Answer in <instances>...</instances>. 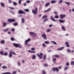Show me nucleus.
Returning a JSON list of instances; mask_svg holds the SVG:
<instances>
[{
  "label": "nucleus",
  "instance_id": "nucleus-51",
  "mask_svg": "<svg viewBox=\"0 0 74 74\" xmlns=\"http://www.w3.org/2000/svg\"><path fill=\"white\" fill-rule=\"evenodd\" d=\"M16 71H14L12 72L13 74H16Z\"/></svg>",
  "mask_w": 74,
  "mask_h": 74
},
{
  "label": "nucleus",
  "instance_id": "nucleus-14",
  "mask_svg": "<svg viewBox=\"0 0 74 74\" xmlns=\"http://www.w3.org/2000/svg\"><path fill=\"white\" fill-rule=\"evenodd\" d=\"M1 5L2 7H5V5H4V3L3 2H1Z\"/></svg>",
  "mask_w": 74,
  "mask_h": 74
},
{
  "label": "nucleus",
  "instance_id": "nucleus-55",
  "mask_svg": "<svg viewBox=\"0 0 74 74\" xmlns=\"http://www.w3.org/2000/svg\"><path fill=\"white\" fill-rule=\"evenodd\" d=\"M53 62H54V61H56V58H53Z\"/></svg>",
  "mask_w": 74,
  "mask_h": 74
},
{
  "label": "nucleus",
  "instance_id": "nucleus-36",
  "mask_svg": "<svg viewBox=\"0 0 74 74\" xmlns=\"http://www.w3.org/2000/svg\"><path fill=\"white\" fill-rule=\"evenodd\" d=\"M10 13H11L12 14H15V13L14 12L12 11H10Z\"/></svg>",
  "mask_w": 74,
  "mask_h": 74
},
{
  "label": "nucleus",
  "instance_id": "nucleus-64",
  "mask_svg": "<svg viewBox=\"0 0 74 74\" xmlns=\"http://www.w3.org/2000/svg\"><path fill=\"white\" fill-rule=\"evenodd\" d=\"M12 54H13V55H16V53L14 51L13 52V53Z\"/></svg>",
  "mask_w": 74,
  "mask_h": 74
},
{
  "label": "nucleus",
  "instance_id": "nucleus-26",
  "mask_svg": "<svg viewBox=\"0 0 74 74\" xmlns=\"http://www.w3.org/2000/svg\"><path fill=\"white\" fill-rule=\"evenodd\" d=\"M59 21L61 23H64L65 22L64 21L61 20H59Z\"/></svg>",
  "mask_w": 74,
  "mask_h": 74
},
{
  "label": "nucleus",
  "instance_id": "nucleus-62",
  "mask_svg": "<svg viewBox=\"0 0 74 74\" xmlns=\"http://www.w3.org/2000/svg\"><path fill=\"white\" fill-rule=\"evenodd\" d=\"M54 13L56 15H58V13L56 11H54Z\"/></svg>",
  "mask_w": 74,
  "mask_h": 74
},
{
  "label": "nucleus",
  "instance_id": "nucleus-10",
  "mask_svg": "<svg viewBox=\"0 0 74 74\" xmlns=\"http://www.w3.org/2000/svg\"><path fill=\"white\" fill-rule=\"evenodd\" d=\"M18 45L19 44H17L15 43H13V45H14V46L15 47H16V48H18Z\"/></svg>",
  "mask_w": 74,
  "mask_h": 74
},
{
  "label": "nucleus",
  "instance_id": "nucleus-24",
  "mask_svg": "<svg viewBox=\"0 0 74 74\" xmlns=\"http://www.w3.org/2000/svg\"><path fill=\"white\" fill-rule=\"evenodd\" d=\"M47 21H48V18H45V19L43 21V23H45V22Z\"/></svg>",
  "mask_w": 74,
  "mask_h": 74
},
{
  "label": "nucleus",
  "instance_id": "nucleus-45",
  "mask_svg": "<svg viewBox=\"0 0 74 74\" xmlns=\"http://www.w3.org/2000/svg\"><path fill=\"white\" fill-rule=\"evenodd\" d=\"M15 20L14 19H11V22H15Z\"/></svg>",
  "mask_w": 74,
  "mask_h": 74
},
{
  "label": "nucleus",
  "instance_id": "nucleus-1",
  "mask_svg": "<svg viewBox=\"0 0 74 74\" xmlns=\"http://www.w3.org/2000/svg\"><path fill=\"white\" fill-rule=\"evenodd\" d=\"M29 34H30V36H32V37H35V38L36 37H37V34L34 33V32H30Z\"/></svg>",
  "mask_w": 74,
  "mask_h": 74
},
{
  "label": "nucleus",
  "instance_id": "nucleus-33",
  "mask_svg": "<svg viewBox=\"0 0 74 74\" xmlns=\"http://www.w3.org/2000/svg\"><path fill=\"white\" fill-rule=\"evenodd\" d=\"M25 45H26L27 47H30V45L27 43L25 44Z\"/></svg>",
  "mask_w": 74,
  "mask_h": 74
},
{
  "label": "nucleus",
  "instance_id": "nucleus-54",
  "mask_svg": "<svg viewBox=\"0 0 74 74\" xmlns=\"http://www.w3.org/2000/svg\"><path fill=\"white\" fill-rule=\"evenodd\" d=\"M0 54H1V55H4V52L3 51H0Z\"/></svg>",
  "mask_w": 74,
  "mask_h": 74
},
{
  "label": "nucleus",
  "instance_id": "nucleus-61",
  "mask_svg": "<svg viewBox=\"0 0 74 74\" xmlns=\"http://www.w3.org/2000/svg\"><path fill=\"white\" fill-rule=\"evenodd\" d=\"M66 66H69V62H67L66 64Z\"/></svg>",
  "mask_w": 74,
  "mask_h": 74
},
{
  "label": "nucleus",
  "instance_id": "nucleus-8",
  "mask_svg": "<svg viewBox=\"0 0 74 74\" xmlns=\"http://www.w3.org/2000/svg\"><path fill=\"white\" fill-rule=\"evenodd\" d=\"M65 45L66 47H70V45L69 44V42H65Z\"/></svg>",
  "mask_w": 74,
  "mask_h": 74
},
{
  "label": "nucleus",
  "instance_id": "nucleus-20",
  "mask_svg": "<svg viewBox=\"0 0 74 74\" xmlns=\"http://www.w3.org/2000/svg\"><path fill=\"white\" fill-rule=\"evenodd\" d=\"M9 30V28H7L6 29H4L3 31V32H7Z\"/></svg>",
  "mask_w": 74,
  "mask_h": 74
},
{
  "label": "nucleus",
  "instance_id": "nucleus-5",
  "mask_svg": "<svg viewBox=\"0 0 74 74\" xmlns=\"http://www.w3.org/2000/svg\"><path fill=\"white\" fill-rule=\"evenodd\" d=\"M50 19L53 22H56V20L55 19V18L53 17L52 15H51V16L50 17Z\"/></svg>",
  "mask_w": 74,
  "mask_h": 74
},
{
  "label": "nucleus",
  "instance_id": "nucleus-3",
  "mask_svg": "<svg viewBox=\"0 0 74 74\" xmlns=\"http://www.w3.org/2000/svg\"><path fill=\"white\" fill-rule=\"evenodd\" d=\"M40 55L38 54H37V55L38 58H40L41 59H42V56H43V54H42V53H40Z\"/></svg>",
  "mask_w": 74,
  "mask_h": 74
},
{
  "label": "nucleus",
  "instance_id": "nucleus-41",
  "mask_svg": "<svg viewBox=\"0 0 74 74\" xmlns=\"http://www.w3.org/2000/svg\"><path fill=\"white\" fill-rule=\"evenodd\" d=\"M46 55H45L43 56V59L44 60H46Z\"/></svg>",
  "mask_w": 74,
  "mask_h": 74
},
{
  "label": "nucleus",
  "instance_id": "nucleus-56",
  "mask_svg": "<svg viewBox=\"0 0 74 74\" xmlns=\"http://www.w3.org/2000/svg\"><path fill=\"white\" fill-rule=\"evenodd\" d=\"M31 49L32 51H35V48H32Z\"/></svg>",
  "mask_w": 74,
  "mask_h": 74
},
{
  "label": "nucleus",
  "instance_id": "nucleus-31",
  "mask_svg": "<svg viewBox=\"0 0 74 74\" xmlns=\"http://www.w3.org/2000/svg\"><path fill=\"white\" fill-rule=\"evenodd\" d=\"M51 42L53 43V44H55V45L57 44V43L56 42H55L53 41H51Z\"/></svg>",
  "mask_w": 74,
  "mask_h": 74
},
{
  "label": "nucleus",
  "instance_id": "nucleus-15",
  "mask_svg": "<svg viewBox=\"0 0 74 74\" xmlns=\"http://www.w3.org/2000/svg\"><path fill=\"white\" fill-rule=\"evenodd\" d=\"M50 2L47 3L45 4V7H48V6L50 5Z\"/></svg>",
  "mask_w": 74,
  "mask_h": 74
},
{
  "label": "nucleus",
  "instance_id": "nucleus-57",
  "mask_svg": "<svg viewBox=\"0 0 74 74\" xmlns=\"http://www.w3.org/2000/svg\"><path fill=\"white\" fill-rule=\"evenodd\" d=\"M71 65H73L74 64V61H71Z\"/></svg>",
  "mask_w": 74,
  "mask_h": 74
},
{
  "label": "nucleus",
  "instance_id": "nucleus-6",
  "mask_svg": "<svg viewBox=\"0 0 74 74\" xmlns=\"http://www.w3.org/2000/svg\"><path fill=\"white\" fill-rule=\"evenodd\" d=\"M18 13L19 14H25V12H23V11L21 10H19L18 12Z\"/></svg>",
  "mask_w": 74,
  "mask_h": 74
},
{
  "label": "nucleus",
  "instance_id": "nucleus-48",
  "mask_svg": "<svg viewBox=\"0 0 74 74\" xmlns=\"http://www.w3.org/2000/svg\"><path fill=\"white\" fill-rule=\"evenodd\" d=\"M67 52H68L69 53H70V52H71V50H70L69 49H68L67 50Z\"/></svg>",
  "mask_w": 74,
  "mask_h": 74
},
{
  "label": "nucleus",
  "instance_id": "nucleus-43",
  "mask_svg": "<svg viewBox=\"0 0 74 74\" xmlns=\"http://www.w3.org/2000/svg\"><path fill=\"white\" fill-rule=\"evenodd\" d=\"M47 18V16L46 15H44L42 17V19H43V18Z\"/></svg>",
  "mask_w": 74,
  "mask_h": 74
},
{
  "label": "nucleus",
  "instance_id": "nucleus-7",
  "mask_svg": "<svg viewBox=\"0 0 74 74\" xmlns=\"http://www.w3.org/2000/svg\"><path fill=\"white\" fill-rule=\"evenodd\" d=\"M60 17L61 19H63L64 17H66V15L64 14L63 15H62V14H61L60 15Z\"/></svg>",
  "mask_w": 74,
  "mask_h": 74
},
{
  "label": "nucleus",
  "instance_id": "nucleus-38",
  "mask_svg": "<svg viewBox=\"0 0 74 74\" xmlns=\"http://www.w3.org/2000/svg\"><path fill=\"white\" fill-rule=\"evenodd\" d=\"M13 25L14 26H17L18 25V23H14L13 24Z\"/></svg>",
  "mask_w": 74,
  "mask_h": 74
},
{
  "label": "nucleus",
  "instance_id": "nucleus-40",
  "mask_svg": "<svg viewBox=\"0 0 74 74\" xmlns=\"http://www.w3.org/2000/svg\"><path fill=\"white\" fill-rule=\"evenodd\" d=\"M21 20L22 21V23H25V20L24 18H22L21 19Z\"/></svg>",
  "mask_w": 74,
  "mask_h": 74
},
{
  "label": "nucleus",
  "instance_id": "nucleus-21",
  "mask_svg": "<svg viewBox=\"0 0 74 74\" xmlns=\"http://www.w3.org/2000/svg\"><path fill=\"white\" fill-rule=\"evenodd\" d=\"M1 43L2 44H4V42H5V40H2L0 41Z\"/></svg>",
  "mask_w": 74,
  "mask_h": 74
},
{
  "label": "nucleus",
  "instance_id": "nucleus-58",
  "mask_svg": "<svg viewBox=\"0 0 74 74\" xmlns=\"http://www.w3.org/2000/svg\"><path fill=\"white\" fill-rule=\"evenodd\" d=\"M30 1L29 0L27 1L26 2L27 3H30Z\"/></svg>",
  "mask_w": 74,
  "mask_h": 74
},
{
  "label": "nucleus",
  "instance_id": "nucleus-9",
  "mask_svg": "<svg viewBox=\"0 0 74 74\" xmlns=\"http://www.w3.org/2000/svg\"><path fill=\"white\" fill-rule=\"evenodd\" d=\"M53 70L54 71H55V70H56L57 72H58V71H59V69H58V68H53Z\"/></svg>",
  "mask_w": 74,
  "mask_h": 74
},
{
  "label": "nucleus",
  "instance_id": "nucleus-46",
  "mask_svg": "<svg viewBox=\"0 0 74 74\" xmlns=\"http://www.w3.org/2000/svg\"><path fill=\"white\" fill-rule=\"evenodd\" d=\"M51 32V30L50 29H48L46 30V32Z\"/></svg>",
  "mask_w": 74,
  "mask_h": 74
},
{
  "label": "nucleus",
  "instance_id": "nucleus-32",
  "mask_svg": "<svg viewBox=\"0 0 74 74\" xmlns=\"http://www.w3.org/2000/svg\"><path fill=\"white\" fill-rule=\"evenodd\" d=\"M54 18H56V19H58V18H59V16L56 15L54 16Z\"/></svg>",
  "mask_w": 74,
  "mask_h": 74
},
{
  "label": "nucleus",
  "instance_id": "nucleus-23",
  "mask_svg": "<svg viewBox=\"0 0 74 74\" xmlns=\"http://www.w3.org/2000/svg\"><path fill=\"white\" fill-rule=\"evenodd\" d=\"M50 10H51V8H49L47 10H45L44 11V12H48V11H49Z\"/></svg>",
  "mask_w": 74,
  "mask_h": 74
},
{
  "label": "nucleus",
  "instance_id": "nucleus-49",
  "mask_svg": "<svg viewBox=\"0 0 74 74\" xmlns=\"http://www.w3.org/2000/svg\"><path fill=\"white\" fill-rule=\"evenodd\" d=\"M10 40H11V41H14V38L13 37L11 38H10Z\"/></svg>",
  "mask_w": 74,
  "mask_h": 74
},
{
  "label": "nucleus",
  "instance_id": "nucleus-30",
  "mask_svg": "<svg viewBox=\"0 0 74 74\" xmlns=\"http://www.w3.org/2000/svg\"><path fill=\"white\" fill-rule=\"evenodd\" d=\"M67 69H68V67H66L64 68V71H67Z\"/></svg>",
  "mask_w": 74,
  "mask_h": 74
},
{
  "label": "nucleus",
  "instance_id": "nucleus-34",
  "mask_svg": "<svg viewBox=\"0 0 74 74\" xmlns=\"http://www.w3.org/2000/svg\"><path fill=\"white\" fill-rule=\"evenodd\" d=\"M18 47H19V48H22V46L21 44H18Z\"/></svg>",
  "mask_w": 74,
  "mask_h": 74
},
{
  "label": "nucleus",
  "instance_id": "nucleus-47",
  "mask_svg": "<svg viewBox=\"0 0 74 74\" xmlns=\"http://www.w3.org/2000/svg\"><path fill=\"white\" fill-rule=\"evenodd\" d=\"M43 66H45V67H47L48 66V64H45Z\"/></svg>",
  "mask_w": 74,
  "mask_h": 74
},
{
  "label": "nucleus",
  "instance_id": "nucleus-60",
  "mask_svg": "<svg viewBox=\"0 0 74 74\" xmlns=\"http://www.w3.org/2000/svg\"><path fill=\"white\" fill-rule=\"evenodd\" d=\"M8 21L9 22H11V19H8Z\"/></svg>",
  "mask_w": 74,
  "mask_h": 74
},
{
  "label": "nucleus",
  "instance_id": "nucleus-25",
  "mask_svg": "<svg viewBox=\"0 0 74 74\" xmlns=\"http://www.w3.org/2000/svg\"><path fill=\"white\" fill-rule=\"evenodd\" d=\"M9 58H12V54H9Z\"/></svg>",
  "mask_w": 74,
  "mask_h": 74
},
{
  "label": "nucleus",
  "instance_id": "nucleus-17",
  "mask_svg": "<svg viewBox=\"0 0 74 74\" xmlns=\"http://www.w3.org/2000/svg\"><path fill=\"white\" fill-rule=\"evenodd\" d=\"M28 52H30V53H36L35 51H31V50H28Z\"/></svg>",
  "mask_w": 74,
  "mask_h": 74
},
{
  "label": "nucleus",
  "instance_id": "nucleus-13",
  "mask_svg": "<svg viewBox=\"0 0 74 74\" xmlns=\"http://www.w3.org/2000/svg\"><path fill=\"white\" fill-rule=\"evenodd\" d=\"M56 2H57V1L56 0H53L51 1V4H55L56 3Z\"/></svg>",
  "mask_w": 74,
  "mask_h": 74
},
{
  "label": "nucleus",
  "instance_id": "nucleus-44",
  "mask_svg": "<svg viewBox=\"0 0 74 74\" xmlns=\"http://www.w3.org/2000/svg\"><path fill=\"white\" fill-rule=\"evenodd\" d=\"M10 9H11V10H15V8L12 7H9Z\"/></svg>",
  "mask_w": 74,
  "mask_h": 74
},
{
  "label": "nucleus",
  "instance_id": "nucleus-39",
  "mask_svg": "<svg viewBox=\"0 0 74 74\" xmlns=\"http://www.w3.org/2000/svg\"><path fill=\"white\" fill-rule=\"evenodd\" d=\"M45 43L47 44H49V42L47 41H45Z\"/></svg>",
  "mask_w": 74,
  "mask_h": 74
},
{
  "label": "nucleus",
  "instance_id": "nucleus-59",
  "mask_svg": "<svg viewBox=\"0 0 74 74\" xmlns=\"http://www.w3.org/2000/svg\"><path fill=\"white\" fill-rule=\"evenodd\" d=\"M6 26V24L5 23H3V27H5Z\"/></svg>",
  "mask_w": 74,
  "mask_h": 74
},
{
  "label": "nucleus",
  "instance_id": "nucleus-11",
  "mask_svg": "<svg viewBox=\"0 0 74 74\" xmlns=\"http://www.w3.org/2000/svg\"><path fill=\"white\" fill-rule=\"evenodd\" d=\"M61 28L63 31H64V32L66 31V28H65V27H64V26L62 25L61 26Z\"/></svg>",
  "mask_w": 74,
  "mask_h": 74
},
{
  "label": "nucleus",
  "instance_id": "nucleus-2",
  "mask_svg": "<svg viewBox=\"0 0 74 74\" xmlns=\"http://www.w3.org/2000/svg\"><path fill=\"white\" fill-rule=\"evenodd\" d=\"M37 11H38V8H36L34 10H32V12L34 15H37Z\"/></svg>",
  "mask_w": 74,
  "mask_h": 74
},
{
  "label": "nucleus",
  "instance_id": "nucleus-50",
  "mask_svg": "<svg viewBox=\"0 0 74 74\" xmlns=\"http://www.w3.org/2000/svg\"><path fill=\"white\" fill-rule=\"evenodd\" d=\"M15 29L14 28H12L11 29V31L12 32H15Z\"/></svg>",
  "mask_w": 74,
  "mask_h": 74
},
{
  "label": "nucleus",
  "instance_id": "nucleus-37",
  "mask_svg": "<svg viewBox=\"0 0 74 74\" xmlns=\"http://www.w3.org/2000/svg\"><path fill=\"white\" fill-rule=\"evenodd\" d=\"M13 4L14 5L16 6V5H17V3L16 2H13Z\"/></svg>",
  "mask_w": 74,
  "mask_h": 74
},
{
  "label": "nucleus",
  "instance_id": "nucleus-63",
  "mask_svg": "<svg viewBox=\"0 0 74 74\" xmlns=\"http://www.w3.org/2000/svg\"><path fill=\"white\" fill-rule=\"evenodd\" d=\"M42 47H45V45L44 43H43L42 44Z\"/></svg>",
  "mask_w": 74,
  "mask_h": 74
},
{
  "label": "nucleus",
  "instance_id": "nucleus-35",
  "mask_svg": "<svg viewBox=\"0 0 74 74\" xmlns=\"http://www.w3.org/2000/svg\"><path fill=\"white\" fill-rule=\"evenodd\" d=\"M42 73L43 74H46V72H45V71L44 70H42Z\"/></svg>",
  "mask_w": 74,
  "mask_h": 74
},
{
  "label": "nucleus",
  "instance_id": "nucleus-53",
  "mask_svg": "<svg viewBox=\"0 0 74 74\" xmlns=\"http://www.w3.org/2000/svg\"><path fill=\"white\" fill-rule=\"evenodd\" d=\"M9 3L11 4L12 3V1L11 0H8V1Z\"/></svg>",
  "mask_w": 74,
  "mask_h": 74
},
{
  "label": "nucleus",
  "instance_id": "nucleus-42",
  "mask_svg": "<svg viewBox=\"0 0 74 74\" xmlns=\"http://www.w3.org/2000/svg\"><path fill=\"white\" fill-rule=\"evenodd\" d=\"M21 2H22V0H19L18 2V4H20Z\"/></svg>",
  "mask_w": 74,
  "mask_h": 74
},
{
  "label": "nucleus",
  "instance_id": "nucleus-4",
  "mask_svg": "<svg viewBox=\"0 0 74 74\" xmlns=\"http://www.w3.org/2000/svg\"><path fill=\"white\" fill-rule=\"evenodd\" d=\"M42 37H43L44 40H47V37L46 36L45 33L44 34L42 35Z\"/></svg>",
  "mask_w": 74,
  "mask_h": 74
},
{
  "label": "nucleus",
  "instance_id": "nucleus-52",
  "mask_svg": "<svg viewBox=\"0 0 74 74\" xmlns=\"http://www.w3.org/2000/svg\"><path fill=\"white\" fill-rule=\"evenodd\" d=\"M9 53H10V54H12H12L13 53V51L12 50L10 51H9Z\"/></svg>",
  "mask_w": 74,
  "mask_h": 74
},
{
  "label": "nucleus",
  "instance_id": "nucleus-22",
  "mask_svg": "<svg viewBox=\"0 0 74 74\" xmlns=\"http://www.w3.org/2000/svg\"><path fill=\"white\" fill-rule=\"evenodd\" d=\"M64 48V47H62L61 48H58V49L59 51H62V50H63V49Z\"/></svg>",
  "mask_w": 74,
  "mask_h": 74
},
{
  "label": "nucleus",
  "instance_id": "nucleus-12",
  "mask_svg": "<svg viewBox=\"0 0 74 74\" xmlns=\"http://www.w3.org/2000/svg\"><path fill=\"white\" fill-rule=\"evenodd\" d=\"M30 41V39L29 38L27 40H26L25 41V44H26L28 42H29Z\"/></svg>",
  "mask_w": 74,
  "mask_h": 74
},
{
  "label": "nucleus",
  "instance_id": "nucleus-18",
  "mask_svg": "<svg viewBox=\"0 0 74 74\" xmlns=\"http://www.w3.org/2000/svg\"><path fill=\"white\" fill-rule=\"evenodd\" d=\"M65 3L66 4L68 5H70L71 4V3L70 2H65Z\"/></svg>",
  "mask_w": 74,
  "mask_h": 74
},
{
  "label": "nucleus",
  "instance_id": "nucleus-16",
  "mask_svg": "<svg viewBox=\"0 0 74 74\" xmlns=\"http://www.w3.org/2000/svg\"><path fill=\"white\" fill-rule=\"evenodd\" d=\"M36 58V56L35 55H32V59H35Z\"/></svg>",
  "mask_w": 74,
  "mask_h": 74
},
{
  "label": "nucleus",
  "instance_id": "nucleus-28",
  "mask_svg": "<svg viewBox=\"0 0 74 74\" xmlns=\"http://www.w3.org/2000/svg\"><path fill=\"white\" fill-rule=\"evenodd\" d=\"M54 56H55V57H56V58H59V55H58L57 54L55 55Z\"/></svg>",
  "mask_w": 74,
  "mask_h": 74
},
{
  "label": "nucleus",
  "instance_id": "nucleus-27",
  "mask_svg": "<svg viewBox=\"0 0 74 74\" xmlns=\"http://www.w3.org/2000/svg\"><path fill=\"white\" fill-rule=\"evenodd\" d=\"M24 11L25 12H29V10L28 9H25L24 10Z\"/></svg>",
  "mask_w": 74,
  "mask_h": 74
},
{
  "label": "nucleus",
  "instance_id": "nucleus-29",
  "mask_svg": "<svg viewBox=\"0 0 74 74\" xmlns=\"http://www.w3.org/2000/svg\"><path fill=\"white\" fill-rule=\"evenodd\" d=\"M2 69H7V68L5 66H3L2 67Z\"/></svg>",
  "mask_w": 74,
  "mask_h": 74
},
{
  "label": "nucleus",
  "instance_id": "nucleus-19",
  "mask_svg": "<svg viewBox=\"0 0 74 74\" xmlns=\"http://www.w3.org/2000/svg\"><path fill=\"white\" fill-rule=\"evenodd\" d=\"M63 3V1L62 0H60L58 1V4H62Z\"/></svg>",
  "mask_w": 74,
  "mask_h": 74
}]
</instances>
